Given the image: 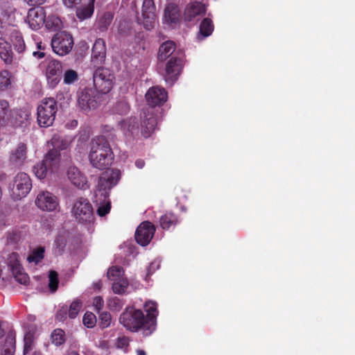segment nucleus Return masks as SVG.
I'll return each instance as SVG.
<instances>
[{"mask_svg": "<svg viewBox=\"0 0 355 355\" xmlns=\"http://www.w3.org/2000/svg\"><path fill=\"white\" fill-rule=\"evenodd\" d=\"M153 318L151 316L145 318L141 310L129 306L121 314L119 322L126 329L132 332L141 330L144 336H149L154 331Z\"/></svg>", "mask_w": 355, "mask_h": 355, "instance_id": "nucleus-1", "label": "nucleus"}, {"mask_svg": "<svg viewBox=\"0 0 355 355\" xmlns=\"http://www.w3.org/2000/svg\"><path fill=\"white\" fill-rule=\"evenodd\" d=\"M89 160L94 168L104 170L109 168L114 155L109 141L104 137L92 139L90 144Z\"/></svg>", "mask_w": 355, "mask_h": 355, "instance_id": "nucleus-2", "label": "nucleus"}, {"mask_svg": "<svg viewBox=\"0 0 355 355\" xmlns=\"http://www.w3.org/2000/svg\"><path fill=\"white\" fill-rule=\"evenodd\" d=\"M51 142L53 148L49 150L44 159L35 165L33 169L36 177L40 180L45 178L48 172L52 171L53 168L58 166L60 157L58 149H65L68 145L67 141L57 135L52 137Z\"/></svg>", "mask_w": 355, "mask_h": 355, "instance_id": "nucleus-3", "label": "nucleus"}, {"mask_svg": "<svg viewBox=\"0 0 355 355\" xmlns=\"http://www.w3.org/2000/svg\"><path fill=\"white\" fill-rule=\"evenodd\" d=\"M121 179V171L112 168L103 172L98 178L95 191V201L102 202L110 198L111 189L114 187Z\"/></svg>", "mask_w": 355, "mask_h": 355, "instance_id": "nucleus-4", "label": "nucleus"}, {"mask_svg": "<svg viewBox=\"0 0 355 355\" xmlns=\"http://www.w3.org/2000/svg\"><path fill=\"white\" fill-rule=\"evenodd\" d=\"M58 112L57 103L53 98H44L37 109V121L40 127L48 128L53 125Z\"/></svg>", "mask_w": 355, "mask_h": 355, "instance_id": "nucleus-5", "label": "nucleus"}, {"mask_svg": "<svg viewBox=\"0 0 355 355\" xmlns=\"http://www.w3.org/2000/svg\"><path fill=\"white\" fill-rule=\"evenodd\" d=\"M71 213L79 223L90 225L94 220L92 204L86 198H80L73 203Z\"/></svg>", "mask_w": 355, "mask_h": 355, "instance_id": "nucleus-6", "label": "nucleus"}, {"mask_svg": "<svg viewBox=\"0 0 355 355\" xmlns=\"http://www.w3.org/2000/svg\"><path fill=\"white\" fill-rule=\"evenodd\" d=\"M114 75L107 68L98 67L93 75L94 85L96 91L107 94L114 85Z\"/></svg>", "mask_w": 355, "mask_h": 355, "instance_id": "nucleus-7", "label": "nucleus"}, {"mask_svg": "<svg viewBox=\"0 0 355 355\" xmlns=\"http://www.w3.org/2000/svg\"><path fill=\"white\" fill-rule=\"evenodd\" d=\"M32 189V181L29 175L24 172L18 173L14 178L10 196L14 200L26 197Z\"/></svg>", "mask_w": 355, "mask_h": 355, "instance_id": "nucleus-8", "label": "nucleus"}, {"mask_svg": "<svg viewBox=\"0 0 355 355\" xmlns=\"http://www.w3.org/2000/svg\"><path fill=\"white\" fill-rule=\"evenodd\" d=\"M184 57V54L176 53L166 61L162 75L168 84L172 85L177 80L183 67Z\"/></svg>", "mask_w": 355, "mask_h": 355, "instance_id": "nucleus-9", "label": "nucleus"}, {"mask_svg": "<svg viewBox=\"0 0 355 355\" xmlns=\"http://www.w3.org/2000/svg\"><path fill=\"white\" fill-rule=\"evenodd\" d=\"M73 46V40L71 35L65 31L57 33L51 40L53 51L61 56L67 55L71 51Z\"/></svg>", "mask_w": 355, "mask_h": 355, "instance_id": "nucleus-10", "label": "nucleus"}, {"mask_svg": "<svg viewBox=\"0 0 355 355\" xmlns=\"http://www.w3.org/2000/svg\"><path fill=\"white\" fill-rule=\"evenodd\" d=\"M141 119V134L145 138H148L157 128V114L153 107H148L143 110Z\"/></svg>", "mask_w": 355, "mask_h": 355, "instance_id": "nucleus-11", "label": "nucleus"}, {"mask_svg": "<svg viewBox=\"0 0 355 355\" xmlns=\"http://www.w3.org/2000/svg\"><path fill=\"white\" fill-rule=\"evenodd\" d=\"M62 63L56 60H50L46 67L45 76L49 87L55 88L61 80Z\"/></svg>", "mask_w": 355, "mask_h": 355, "instance_id": "nucleus-12", "label": "nucleus"}, {"mask_svg": "<svg viewBox=\"0 0 355 355\" xmlns=\"http://www.w3.org/2000/svg\"><path fill=\"white\" fill-rule=\"evenodd\" d=\"M155 232V225L150 221H144L136 230L135 240L139 245L146 246L151 241Z\"/></svg>", "mask_w": 355, "mask_h": 355, "instance_id": "nucleus-13", "label": "nucleus"}, {"mask_svg": "<svg viewBox=\"0 0 355 355\" xmlns=\"http://www.w3.org/2000/svg\"><path fill=\"white\" fill-rule=\"evenodd\" d=\"M146 102L150 107L162 105L168 99V94L165 89L154 86L148 89L145 95Z\"/></svg>", "mask_w": 355, "mask_h": 355, "instance_id": "nucleus-14", "label": "nucleus"}, {"mask_svg": "<svg viewBox=\"0 0 355 355\" xmlns=\"http://www.w3.org/2000/svg\"><path fill=\"white\" fill-rule=\"evenodd\" d=\"M78 104L79 107L85 112L96 109L98 105L96 92L91 88H85L78 94Z\"/></svg>", "mask_w": 355, "mask_h": 355, "instance_id": "nucleus-15", "label": "nucleus"}, {"mask_svg": "<svg viewBox=\"0 0 355 355\" xmlns=\"http://www.w3.org/2000/svg\"><path fill=\"white\" fill-rule=\"evenodd\" d=\"M36 206L42 211H53L59 205L58 198L49 191H40L35 200Z\"/></svg>", "mask_w": 355, "mask_h": 355, "instance_id": "nucleus-16", "label": "nucleus"}, {"mask_svg": "<svg viewBox=\"0 0 355 355\" xmlns=\"http://www.w3.org/2000/svg\"><path fill=\"white\" fill-rule=\"evenodd\" d=\"M144 26L152 29L156 21L155 6L153 0H144L141 10Z\"/></svg>", "mask_w": 355, "mask_h": 355, "instance_id": "nucleus-17", "label": "nucleus"}, {"mask_svg": "<svg viewBox=\"0 0 355 355\" xmlns=\"http://www.w3.org/2000/svg\"><path fill=\"white\" fill-rule=\"evenodd\" d=\"M176 53L180 55L184 54V52L180 49H176L174 42L168 40L162 43L159 48L157 55L159 66L161 67V64H162L164 61L169 60Z\"/></svg>", "mask_w": 355, "mask_h": 355, "instance_id": "nucleus-18", "label": "nucleus"}, {"mask_svg": "<svg viewBox=\"0 0 355 355\" xmlns=\"http://www.w3.org/2000/svg\"><path fill=\"white\" fill-rule=\"evenodd\" d=\"M27 159V145L20 142L10 153L9 162L15 166L19 168L24 164Z\"/></svg>", "mask_w": 355, "mask_h": 355, "instance_id": "nucleus-19", "label": "nucleus"}, {"mask_svg": "<svg viewBox=\"0 0 355 355\" xmlns=\"http://www.w3.org/2000/svg\"><path fill=\"white\" fill-rule=\"evenodd\" d=\"M106 58V45L103 39H97L92 47V62L95 66L104 63Z\"/></svg>", "mask_w": 355, "mask_h": 355, "instance_id": "nucleus-20", "label": "nucleus"}, {"mask_svg": "<svg viewBox=\"0 0 355 355\" xmlns=\"http://www.w3.org/2000/svg\"><path fill=\"white\" fill-rule=\"evenodd\" d=\"M45 17L44 10L40 9L31 8L27 15V21L33 30H37L44 23Z\"/></svg>", "mask_w": 355, "mask_h": 355, "instance_id": "nucleus-21", "label": "nucleus"}, {"mask_svg": "<svg viewBox=\"0 0 355 355\" xmlns=\"http://www.w3.org/2000/svg\"><path fill=\"white\" fill-rule=\"evenodd\" d=\"M30 117V112L25 109H12L9 125L14 127L26 125Z\"/></svg>", "mask_w": 355, "mask_h": 355, "instance_id": "nucleus-22", "label": "nucleus"}, {"mask_svg": "<svg viewBox=\"0 0 355 355\" xmlns=\"http://www.w3.org/2000/svg\"><path fill=\"white\" fill-rule=\"evenodd\" d=\"M181 15L179 7L174 3H168L164 10V20L169 25L178 24Z\"/></svg>", "mask_w": 355, "mask_h": 355, "instance_id": "nucleus-23", "label": "nucleus"}, {"mask_svg": "<svg viewBox=\"0 0 355 355\" xmlns=\"http://www.w3.org/2000/svg\"><path fill=\"white\" fill-rule=\"evenodd\" d=\"M67 176L71 183L76 187L83 189L87 183L86 178L76 166L69 167L67 170Z\"/></svg>", "mask_w": 355, "mask_h": 355, "instance_id": "nucleus-24", "label": "nucleus"}, {"mask_svg": "<svg viewBox=\"0 0 355 355\" xmlns=\"http://www.w3.org/2000/svg\"><path fill=\"white\" fill-rule=\"evenodd\" d=\"M96 0H88L86 5L78 6L76 8V15L78 19L83 21L90 18L94 12V3Z\"/></svg>", "mask_w": 355, "mask_h": 355, "instance_id": "nucleus-25", "label": "nucleus"}, {"mask_svg": "<svg viewBox=\"0 0 355 355\" xmlns=\"http://www.w3.org/2000/svg\"><path fill=\"white\" fill-rule=\"evenodd\" d=\"M205 12V6L200 2H194L189 4L184 10L185 20L191 21L196 17Z\"/></svg>", "mask_w": 355, "mask_h": 355, "instance_id": "nucleus-26", "label": "nucleus"}, {"mask_svg": "<svg viewBox=\"0 0 355 355\" xmlns=\"http://www.w3.org/2000/svg\"><path fill=\"white\" fill-rule=\"evenodd\" d=\"M0 58L6 64H10L13 60L12 46L3 37H0Z\"/></svg>", "mask_w": 355, "mask_h": 355, "instance_id": "nucleus-27", "label": "nucleus"}, {"mask_svg": "<svg viewBox=\"0 0 355 355\" xmlns=\"http://www.w3.org/2000/svg\"><path fill=\"white\" fill-rule=\"evenodd\" d=\"M12 110L8 101L0 99V127L9 125V119L12 114Z\"/></svg>", "mask_w": 355, "mask_h": 355, "instance_id": "nucleus-28", "label": "nucleus"}, {"mask_svg": "<svg viewBox=\"0 0 355 355\" xmlns=\"http://www.w3.org/2000/svg\"><path fill=\"white\" fill-rule=\"evenodd\" d=\"M114 18V14L110 11H106L98 17L96 21V26L101 32L107 30Z\"/></svg>", "mask_w": 355, "mask_h": 355, "instance_id": "nucleus-29", "label": "nucleus"}, {"mask_svg": "<svg viewBox=\"0 0 355 355\" xmlns=\"http://www.w3.org/2000/svg\"><path fill=\"white\" fill-rule=\"evenodd\" d=\"M214 24L211 19L209 18H205L200 24L199 33L198 38L202 40L205 37L209 36L214 31Z\"/></svg>", "mask_w": 355, "mask_h": 355, "instance_id": "nucleus-30", "label": "nucleus"}, {"mask_svg": "<svg viewBox=\"0 0 355 355\" xmlns=\"http://www.w3.org/2000/svg\"><path fill=\"white\" fill-rule=\"evenodd\" d=\"M178 223V216L171 212L165 214L159 219L160 226L164 230H168L172 227H175Z\"/></svg>", "mask_w": 355, "mask_h": 355, "instance_id": "nucleus-31", "label": "nucleus"}, {"mask_svg": "<svg viewBox=\"0 0 355 355\" xmlns=\"http://www.w3.org/2000/svg\"><path fill=\"white\" fill-rule=\"evenodd\" d=\"M16 349L15 336L10 333L8 334L5 340L3 350L1 355H14Z\"/></svg>", "mask_w": 355, "mask_h": 355, "instance_id": "nucleus-32", "label": "nucleus"}, {"mask_svg": "<svg viewBox=\"0 0 355 355\" xmlns=\"http://www.w3.org/2000/svg\"><path fill=\"white\" fill-rule=\"evenodd\" d=\"M12 76L8 70L0 71V92H5L12 87Z\"/></svg>", "mask_w": 355, "mask_h": 355, "instance_id": "nucleus-33", "label": "nucleus"}, {"mask_svg": "<svg viewBox=\"0 0 355 355\" xmlns=\"http://www.w3.org/2000/svg\"><path fill=\"white\" fill-rule=\"evenodd\" d=\"M51 343L56 347L61 346L66 342V334L64 330L60 328L54 329L51 334Z\"/></svg>", "mask_w": 355, "mask_h": 355, "instance_id": "nucleus-34", "label": "nucleus"}, {"mask_svg": "<svg viewBox=\"0 0 355 355\" xmlns=\"http://www.w3.org/2000/svg\"><path fill=\"white\" fill-rule=\"evenodd\" d=\"M144 309L147 312V315H145V318H148V316L153 318V331H155L156 328L157 316L158 314L157 304L155 302L148 301L144 304Z\"/></svg>", "mask_w": 355, "mask_h": 355, "instance_id": "nucleus-35", "label": "nucleus"}, {"mask_svg": "<svg viewBox=\"0 0 355 355\" xmlns=\"http://www.w3.org/2000/svg\"><path fill=\"white\" fill-rule=\"evenodd\" d=\"M67 245V239L64 235L58 234L54 241L53 251L57 255H62Z\"/></svg>", "mask_w": 355, "mask_h": 355, "instance_id": "nucleus-36", "label": "nucleus"}, {"mask_svg": "<svg viewBox=\"0 0 355 355\" xmlns=\"http://www.w3.org/2000/svg\"><path fill=\"white\" fill-rule=\"evenodd\" d=\"M118 125L123 131L127 130L132 133L139 128L136 117H131L127 120H123Z\"/></svg>", "mask_w": 355, "mask_h": 355, "instance_id": "nucleus-37", "label": "nucleus"}, {"mask_svg": "<svg viewBox=\"0 0 355 355\" xmlns=\"http://www.w3.org/2000/svg\"><path fill=\"white\" fill-rule=\"evenodd\" d=\"M45 249L44 247H39L34 249L32 252L28 256L27 261L29 263H35L37 264L44 257Z\"/></svg>", "mask_w": 355, "mask_h": 355, "instance_id": "nucleus-38", "label": "nucleus"}, {"mask_svg": "<svg viewBox=\"0 0 355 355\" xmlns=\"http://www.w3.org/2000/svg\"><path fill=\"white\" fill-rule=\"evenodd\" d=\"M46 27L51 31H58L62 27L61 19L55 15H50L44 21Z\"/></svg>", "mask_w": 355, "mask_h": 355, "instance_id": "nucleus-39", "label": "nucleus"}, {"mask_svg": "<svg viewBox=\"0 0 355 355\" xmlns=\"http://www.w3.org/2000/svg\"><path fill=\"white\" fill-rule=\"evenodd\" d=\"M79 80L78 73L72 69H68L64 71L63 74V82L66 85H73Z\"/></svg>", "mask_w": 355, "mask_h": 355, "instance_id": "nucleus-40", "label": "nucleus"}, {"mask_svg": "<svg viewBox=\"0 0 355 355\" xmlns=\"http://www.w3.org/2000/svg\"><path fill=\"white\" fill-rule=\"evenodd\" d=\"M124 274L123 268L121 266H112L109 268L107 276V278L111 281H118L123 279V275Z\"/></svg>", "mask_w": 355, "mask_h": 355, "instance_id": "nucleus-41", "label": "nucleus"}, {"mask_svg": "<svg viewBox=\"0 0 355 355\" xmlns=\"http://www.w3.org/2000/svg\"><path fill=\"white\" fill-rule=\"evenodd\" d=\"M8 264L11 271H19L22 269V266L19 261V255L17 252H12L9 254L8 259Z\"/></svg>", "mask_w": 355, "mask_h": 355, "instance_id": "nucleus-42", "label": "nucleus"}, {"mask_svg": "<svg viewBox=\"0 0 355 355\" xmlns=\"http://www.w3.org/2000/svg\"><path fill=\"white\" fill-rule=\"evenodd\" d=\"M24 350L23 354L28 355L33 349L34 346V334L31 331H28L24 338Z\"/></svg>", "mask_w": 355, "mask_h": 355, "instance_id": "nucleus-43", "label": "nucleus"}, {"mask_svg": "<svg viewBox=\"0 0 355 355\" xmlns=\"http://www.w3.org/2000/svg\"><path fill=\"white\" fill-rule=\"evenodd\" d=\"M82 308V302L80 300L73 301L69 306L67 307V313L70 318H75L78 315L80 310Z\"/></svg>", "mask_w": 355, "mask_h": 355, "instance_id": "nucleus-44", "label": "nucleus"}, {"mask_svg": "<svg viewBox=\"0 0 355 355\" xmlns=\"http://www.w3.org/2000/svg\"><path fill=\"white\" fill-rule=\"evenodd\" d=\"M123 306V301L118 297H111L107 300V306L111 311H119Z\"/></svg>", "mask_w": 355, "mask_h": 355, "instance_id": "nucleus-45", "label": "nucleus"}, {"mask_svg": "<svg viewBox=\"0 0 355 355\" xmlns=\"http://www.w3.org/2000/svg\"><path fill=\"white\" fill-rule=\"evenodd\" d=\"M128 283L127 280L121 279V280L114 281L112 284V290L114 293L122 294L125 292Z\"/></svg>", "mask_w": 355, "mask_h": 355, "instance_id": "nucleus-46", "label": "nucleus"}, {"mask_svg": "<svg viewBox=\"0 0 355 355\" xmlns=\"http://www.w3.org/2000/svg\"><path fill=\"white\" fill-rule=\"evenodd\" d=\"M14 48L18 53H22L25 50L26 46L22 36L18 33L12 40Z\"/></svg>", "mask_w": 355, "mask_h": 355, "instance_id": "nucleus-47", "label": "nucleus"}, {"mask_svg": "<svg viewBox=\"0 0 355 355\" xmlns=\"http://www.w3.org/2000/svg\"><path fill=\"white\" fill-rule=\"evenodd\" d=\"M96 202L99 204H103L97 209V214L98 216L101 217L105 216L110 212L111 209V202L109 198L105 201H98Z\"/></svg>", "mask_w": 355, "mask_h": 355, "instance_id": "nucleus-48", "label": "nucleus"}, {"mask_svg": "<svg viewBox=\"0 0 355 355\" xmlns=\"http://www.w3.org/2000/svg\"><path fill=\"white\" fill-rule=\"evenodd\" d=\"M15 280L21 284L26 285L29 282L28 275L23 271L22 269H19V271L12 272Z\"/></svg>", "mask_w": 355, "mask_h": 355, "instance_id": "nucleus-49", "label": "nucleus"}, {"mask_svg": "<svg viewBox=\"0 0 355 355\" xmlns=\"http://www.w3.org/2000/svg\"><path fill=\"white\" fill-rule=\"evenodd\" d=\"M49 287L52 292L57 291L58 287V275L56 271L51 270L49 275Z\"/></svg>", "mask_w": 355, "mask_h": 355, "instance_id": "nucleus-50", "label": "nucleus"}, {"mask_svg": "<svg viewBox=\"0 0 355 355\" xmlns=\"http://www.w3.org/2000/svg\"><path fill=\"white\" fill-rule=\"evenodd\" d=\"M83 324L87 328H92L96 323V315L92 312H86L83 319Z\"/></svg>", "mask_w": 355, "mask_h": 355, "instance_id": "nucleus-51", "label": "nucleus"}, {"mask_svg": "<svg viewBox=\"0 0 355 355\" xmlns=\"http://www.w3.org/2000/svg\"><path fill=\"white\" fill-rule=\"evenodd\" d=\"M131 24L127 20H122L119 21L118 27V33L121 35H128L131 34Z\"/></svg>", "mask_w": 355, "mask_h": 355, "instance_id": "nucleus-52", "label": "nucleus"}, {"mask_svg": "<svg viewBox=\"0 0 355 355\" xmlns=\"http://www.w3.org/2000/svg\"><path fill=\"white\" fill-rule=\"evenodd\" d=\"M99 313V325L101 328L105 329L108 327L111 323V315L107 311L100 312Z\"/></svg>", "mask_w": 355, "mask_h": 355, "instance_id": "nucleus-53", "label": "nucleus"}, {"mask_svg": "<svg viewBox=\"0 0 355 355\" xmlns=\"http://www.w3.org/2000/svg\"><path fill=\"white\" fill-rule=\"evenodd\" d=\"M93 306L97 313H100L104 306V300L102 297L96 296L93 299Z\"/></svg>", "mask_w": 355, "mask_h": 355, "instance_id": "nucleus-54", "label": "nucleus"}, {"mask_svg": "<svg viewBox=\"0 0 355 355\" xmlns=\"http://www.w3.org/2000/svg\"><path fill=\"white\" fill-rule=\"evenodd\" d=\"M82 1L83 0H62V3L67 8L76 9Z\"/></svg>", "mask_w": 355, "mask_h": 355, "instance_id": "nucleus-55", "label": "nucleus"}, {"mask_svg": "<svg viewBox=\"0 0 355 355\" xmlns=\"http://www.w3.org/2000/svg\"><path fill=\"white\" fill-rule=\"evenodd\" d=\"M68 96H69L68 92L60 90L56 94L55 101H56L57 103H58V102H60V103H61L62 101H64L66 98H68Z\"/></svg>", "mask_w": 355, "mask_h": 355, "instance_id": "nucleus-56", "label": "nucleus"}, {"mask_svg": "<svg viewBox=\"0 0 355 355\" xmlns=\"http://www.w3.org/2000/svg\"><path fill=\"white\" fill-rule=\"evenodd\" d=\"M116 108L117 111L121 110V114H126L129 111L130 107L126 102L121 101L116 104Z\"/></svg>", "mask_w": 355, "mask_h": 355, "instance_id": "nucleus-57", "label": "nucleus"}, {"mask_svg": "<svg viewBox=\"0 0 355 355\" xmlns=\"http://www.w3.org/2000/svg\"><path fill=\"white\" fill-rule=\"evenodd\" d=\"M67 314V306H62L61 309H60L57 314L56 318L60 321H63L66 319Z\"/></svg>", "mask_w": 355, "mask_h": 355, "instance_id": "nucleus-58", "label": "nucleus"}, {"mask_svg": "<svg viewBox=\"0 0 355 355\" xmlns=\"http://www.w3.org/2000/svg\"><path fill=\"white\" fill-rule=\"evenodd\" d=\"M159 266L157 263H155V262L150 263V264L149 265V266L147 269V276L152 275L155 272V271L159 268Z\"/></svg>", "mask_w": 355, "mask_h": 355, "instance_id": "nucleus-59", "label": "nucleus"}, {"mask_svg": "<svg viewBox=\"0 0 355 355\" xmlns=\"http://www.w3.org/2000/svg\"><path fill=\"white\" fill-rule=\"evenodd\" d=\"M30 6H40L46 2V0H26Z\"/></svg>", "mask_w": 355, "mask_h": 355, "instance_id": "nucleus-60", "label": "nucleus"}, {"mask_svg": "<svg viewBox=\"0 0 355 355\" xmlns=\"http://www.w3.org/2000/svg\"><path fill=\"white\" fill-rule=\"evenodd\" d=\"M117 344L120 347L127 346L128 345V340L125 337L119 338L117 340Z\"/></svg>", "mask_w": 355, "mask_h": 355, "instance_id": "nucleus-61", "label": "nucleus"}, {"mask_svg": "<svg viewBox=\"0 0 355 355\" xmlns=\"http://www.w3.org/2000/svg\"><path fill=\"white\" fill-rule=\"evenodd\" d=\"M145 165V162L143 159H137L135 162V166L138 168H142Z\"/></svg>", "mask_w": 355, "mask_h": 355, "instance_id": "nucleus-62", "label": "nucleus"}, {"mask_svg": "<svg viewBox=\"0 0 355 355\" xmlns=\"http://www.w3.org/2000/svg\"><path fill=\"white\" fill-rule=\"evenodd\" d=\"M6 24H3V23L0 20V35H4V34H6Z\"/></svg>", "mask_w": 355, "mask_h": 355, "instance_id": "nucleus-63", "label": "nucleus"}, {"mask_svg": "<svg viewBox=\"0 0 355 355\" xmlns=\"http://www.w3.org/2000/svg\"><path fill=\"white\" fill-rule=\"evenodd\" d=\"M33 55L38 58H42L45 56V53L42 51H34Z\"/></svg>", "mask_w": 355, "mask_h": 355, "instance_id": "nucleus-64", "label": "nucleus"}]
</instances>
